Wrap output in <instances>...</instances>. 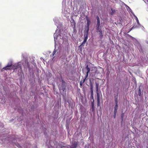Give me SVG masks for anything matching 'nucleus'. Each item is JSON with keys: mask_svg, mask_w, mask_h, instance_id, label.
Here are the masks:
<instances>
[{"mask_svg": "<svg viewBox=\"0 0 148 148\" xmlns=\"http://www.w3.org/2000/svg\"><path fill=\"white\" fill-rule=\"evenodd\" d=\"M60 89L62 90L63 91H64L65 89V85L62 84L61 88H60Z\"/></svg>", "mask_w": 148, "mask_h": 148, "instance_id": "16", "label": "nucleus"}, {"mask_svg": "<svg viewBox=\"0 0 148 148\" xmlns=\"http://www.w3.org/2000/svg\"><path fill=\"white\" fill-rule=\"evenodd\" d=\"M63 82H64V83H65V82H64V81H63Z\"/></svg>", "mask_w": 148, "mask_h": 148, "instance_id": "35", "label": "nucleus"}, {"mask_svg": "<svg viewBox=\"0 0 148 148\" xmlns=\"http://www.w3.org/2000/svg\"><path fill=\"white\" fill-rule=\"evenodd\" d=\"M90 91L91 90H93V86L92 84L90 85Z\"/></svg>", "mask_w": 148, "mask_h": 148, "instance_id": "24", "label": "nucleus"}, {"mask_svg": "<svg viewBox=\"0 0 148 148\" xmlns=\"http://www.w3.org/2000/svg\"><path fill=\"white\" fill-rule=\"evenodd\" d=\"M124 114V113H122L121 114V120H122V121H123Z\"/></svg>", "mask_w": 148, "mask_h": 148, "instance_id": "20", "label": "nucleus"}, {"mask_svg": "<svg viewBox=\"0 0 148 148\" xmlns=\"http://www.w3.org/2000/svg\"><path fill=\"white\" fill-rule=\"evenodd\" d=\"M77 146V142L74 143L72 145L71 147V148H76Z\"/></svg>", "mask_w": 148, "mask_h": 148, "instance_id": "7", "label": "nucleus"}, {"mask_svg": "<svg viewBox=\"0 0 148 148\" xmlns=\"http://www.w3.org/2000/svg\"><path fill=\"white\" fill-rule=\"evenodd\" d=\"M117 112V111H114V118H116V114Z\"/></svg>", "mask_w": 148, "mask_h": 148, "instance_id": "19", "label": "nucleus"}, {"mask_svg": "<svg viewBox=\"0 0 148 148\" xmlns=\"http://www.w3.org/2000/svg\"><path fill=\"white\" fill-rule=\"evenodd\" d=\"M118 108V104H115L114 107V111H117Z\"/></svg>", "mask_w": 148, "mask_h": 148, "instance_id": "13", "label": "nucleus"}, {"mask_svg": "<svg viewBox=\"0 0 148 148\" xmlns=\"http://www.w3.org/2000/svg\"><path fill=\"white\" fill-rule=\"evenodd\" d=\"M99 85V83L98 82H96L95 83V87L96 88V91H98V87Z\"/></svg>", "mask_w": 148, "mask_h": 148, "instance_id": "9", "label": "nucleus"}, {"mask_svg": "<svg viewBox=\"0 0 148 148\" xmlns=\"http://www.w3.org/2000/svg\"><path fill=\"white\" fill-rule=\"evenodd\" d=\"M73 22H74V25L75 26V23L73 19Z\"/></svg>", "mask_w": 148, "mask_h": 148, "instance_id": "28", "label": "nucleus"}, {"mask_svg": "<svg viewBox=\"0 0 148 148\" xmlns=\"http://www.w3.org/2000/svg\"><path fill=\"white\" fill-rule=\"evenodd\" d=\"M118 93H116V96H114V99L117 98L118 99Z\"/></svg>", "mask_w": 148, "mask_h": 148, "instance_id": "22", "label": "nucleus"}, {"mask_svg": "<svg viewBox=\"0 0 148 148\" xmlns=\"http://www.w3.org/2000/svg\"><path fill=\"white\" fill-rule=\"evenodd\" d=\"M145 92V94H146H146H147V93H146V92Z\"/></svg>", "mask_w": 148, "mask_h": 148, "instance_id": "33", "label": "nucleus"}, {"mask_svg": "<svg viewBox=\"0 0 148 148\" xmlns=\"http://www.w3.org/2000/svg\"><path fill=\"white\" fill-rule=\"evenodd\" d=\"M96 19L97 20V23L96 26V29L97 30H98L99 29V28L100 25V22L99 18L98 16H96Z\"/></svg>", "mask_w": 148, "mask_h": 148, "instance_id": "1", "label": "nucleus"}, {"mask_svg": "<svg viewBox=\"0 0 148 148\" xmlns=\"http://www.w3.org/2000/svg\"><path fill=\"white\" fill-rule=\"evenodd\" d=\"M88 73H86V75L85 77V78L84 79H85V80L86 79V78L87 77L88 75Z\"/></svg>", "mask_w": 148, "mask_h": 148, "instance_id": "25", "label": "nucleus"}, {"mask_svg": "<svg viewBox=\"0 0 148 148\" xmlns=\"http://www.w3.org/2000/svg\"><path fill=\"white\" fill-rule=\"evenodd\" d=\"M86 19L87 21V27L86 28L87 29V32L88 31L89 27L90 25V21L88 17L87 16H86Z\"/></svg>", "mask_w": 148, "mask_h": 148, "instance_id": "3", "label": "nucleus"}, {"mask_svg": "<svg viewBox=\"0 0 148 148\" xmlns=\"http://www.w3.org/2000/svg\"><path fill=\"white\" fill-rule=\"evenodd\" d=\"M84 44H83V43H82V44L79 45V48L81 51H82V47H84Z\"/></svg>", "mask_w": 148, "mask_h": 148, "instance_id": "12", "label": "nucleus"}, {"mask_svg": "<svg viewBox=\"0 0 148 148\" xmlns=\"http://www.w3.org/2000/svg\"><path fill=\"white\" fill-rule=\"evenodd\" d=\"M84 40L83 42H82L83 44H85L87 40L88 39V35H86L85 36H84Z\"/></svg>", "mask_w": 148, "mask_h": 148, "instance_id": "6", "label": "nucleus"}, {"mask_svg": "<svg viewBox=\"0 0 148 148\" xmlns=\"http://www.w3.org/2000/svg\"><path fill=\"white\" fill-rule=\"evenodd\" d=\"M56 51L55 50H54L53 52V53H52V56H53L54 54H55V53H56Z\"/></svg>", "mask_w": 148, "mask_h": 148, "instance_id": "23", "label": "nucleus"}, {"mask_svg": "<svg viewBox=\"0 0 148 148\" xmlns=\"http://www.w3.org/2000/svg\"><path fill=\"white\" fill-rule=\"evenodd\" d=\"M97 92V106H100V95L98 92V91Z\"/></svg>", "mask_w": 148, "mask_h": 148, "instance_id": "2", "label": "nucleus"}, {"mask_svg": "<svg viewBox=\"0 0 148 148\" xmlns=\"http://www.w3.org/2000/svg\"><path fill=\"white\" fill-rule=\"evenodd\" d=\"M27 66L29 67V63L28 62H27Z\"/></svg>", "mask_w": 148, "mask_h": 148, "instance_id": "26", "label": "nucleus"}, {"mask_svg": "<svg viewBox=\"0 0 148 148\" xmlns=\"http://www.w3.org/2000/svg\"><path fill=\"white\" fill-rule=\"evenodd\" d=\"M114 101L115 104H118V99H114Z\"/></svg>", "mask_w": 148, "mask_h": 148, "instance_id": "17", "label": "nucleus"}, {"mask_svg": "<svg viewBox=\"0 0 148 148\" xmlns=\"http://www.w3.org/2000/svg\"><path fill=\"white\" fill-rule=\"evenodd\" d=\"M12 70V67H7V66L5 67H3L1 70L2 72L4 71V70Z\"/></svg>", "mask_w": 148, "mask_h": 148, "instance_id": "4", "label": "nucleus"}, {"mask_svg": "<svg viewBox=\"0 0 148 148\" xmlns=\"http://www.w3.org/2000/svg\"><path fill=\"white\" fill-rule=\"evenodd\" d=\"M86 45H87V44H88V43H87V42L86 43Z\"/></svg>", "mask_w": 148, "mask_h": 148, "instance_id": "32", "label": "nucleus"}, {"mask_svg": "<svg viewBox=\"0 0 148 148\" xmlns=\"http://www.w3.org/2000/svg\"><path fill=\"white\" fill-rule=\"evenodd\" d=\"M116 96V93L114 94V96Z\"/></svg>", "mask_w": 148, "mask_h": 148, "instance_id": "29", "label": "nucleus"}, {"mask_svg": "<svg viewBox=\"0 0 148 148\" xmlns=\"http://www.w3.org/2000/svg\"><path fill=\"white\" fill-rule=\"evenodd\" d=\"M138 95L140 97H142L143 95V93L141 92V89L140 88L138 89Z\"/></svg>", "mask_w": 148, "mask_h": 148, "instance_id": "8", "label": "nucleus"}, {"mask_svg": "<svg viewBox=\"0 0 148 148\" xmlns=\"http://www.w3.org/2000/svg\"><path fill=\"white\" fill-rule=\"evenodd\" d=\"M98 31L99 32V34L100 37L101 38H102L103 36V35L102 31L101 29H99V30H98Z\"/></svg>", "mask_w": 148, "mask_h": 148, "instance_id": "10", "label": "nucleus"}, {"mask_svg": "<svg viewBox=\"0 0 148 148\" xmlns=\"http://www.w3.org/2000/svg\"><path fill=\"white\" fill-rule=\"evenodd\" d=\"M90 92H91V96L93 98V90H91L90 91Z\"/></svg>", "mask_w": 148, "mask_h": 148, "instance_id": "21", "label": "nucleus"}, {"mask_svg": "<svg viewBox=\"0 0 148 148\" xmlns=\"http://www.w3.org/2000/svg\"><path fill=\"white\" fill-rule=\"evenodd\" d=\"M85 81V79H84L83 81H80L79 82V84H80V87L81 88L83 84V83H84Z\"/></svg>", "mask_w": 148, "mask_h": 148, "instance_id": "11", "label": "nucleus"}, {"mask_svg": "<svg viewBox=\"0 0 148 148\" xmlns=\"http://www.w3.org/2000/svg\"><path fill=\"white\" fill-rule=\"evenodd\" d=\"M18 65H14L12 66V70H15L18 68Z\"/></svg>", "mask_w": 148, "mask_h": 148, "instance_id": "5", "label": "nucleus"}, {"mask_svg": "<svg viewBox=\"0 0 148 148\" xmlns=\"http://www.w3.org/2000/svg\"><path fill=\"white\" fill-rule=\"evenodd\" d=\"M112 12L111 13V15H112L114 12H115V11L114 10H113L112 9H111Z\"/></svg>", "mask_w": 148, "mask_h": 148, "instance_id": "18", "label": "nucleus"}, {"mask_svg": "<svg viewBox=\"0 0 148 148\" xmlns=\"http://www.w3.org/2000/svg\"><path fill=\"white\" fill-rule=\"evenodd\" d=\"M92 108H93V104H92Z\"/></svg>", "mask_w": 148, "mask_h": 148, "instance_id": "30", "label": "nucleus"}, {"mask_svg": "<svg viewBox=\"0 0 148 148\" xmlns=\"http://www.w3.org/2000/svg\"><path fill=\"white\" fill-rule=\"evenodd\" d=\"M86 69L87 71L86 73H89L90 71V68L88 67V65L86 66Z\"/></svg>", "mask_w": 148, "mask_h": 148, "instance_id": "14", "label": "nucleus"}, {"mask_svg": "<svg viewBox=\"0 0 148 148\" xmlns=\"http://www.w3.org/2000/svg\"><path fill=\"white\" fill-rule=\"evenodd\" d=\"M137 23H138V22H139V21L138 20V21H137Z\"/></svg>", "mask_w": 148, "mask_h": 148, "instance_id": "34", "label": "nucleus"}, {"mask_svg": "<svg viewBox=\"0 0 148 148\" xmlns=\"http://www.w3.org/2000/svg\"><path fill=\"white\" fill-rule=\"evenodd\" d=\"M147 96L146 97V96H145V98H147Z\"/></svg>", "mask_w": 148, "mask_h": 148, "instance_id": "31", "label": "nucleus"}, {"mask_svg": "<svg viewBox=\"0 0 148 148\" xmlns=\"http://www.w3.org/2000/svg\"><path fill=\"white\" fill-rule=\"evenodd\" d=\"M12 62H9L7 64V67H12Z\"/></svg>", "mask_w": 148, "mask_h": 148, "instance_id": "15", "label": "nucleus"}, {"mask_svg": "<svg viewBox=\"0 0 148 148\" xmlns=\"http://www.w3.org/2000/svg\"><path fill=\"white\" fill-rule=\"evenodd\" d=\"M135 27H134V26H133L132 27V28H131V30H132V29H133L135 28Z\"/></svg>", "mask_w": 148, "mask_h": 148, "instance_id": "27", "label": "nucleus"}]
</instances>
